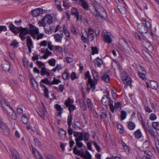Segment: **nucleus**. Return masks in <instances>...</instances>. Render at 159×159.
Returning <instances> with one entry per match:
<instances>
[{
  "instance_id": "obj_57",
  "label": "nucleus",
  "mask_w": 159,
  "mask_h": 159,
  "mask_svg": "<svg viewBox=\"0 0 159 159\" xmlns=\"http://www.w3.org/2000/svg\"><path fill=\"white\" fill-rule=\"evenodd\" d=\"M38 24L40 26H43L44 27V28L45 27L46 25V23L45 22V20H43V18L41 21H39Z\"/></svg>"
},
{
  "instance_id": "obj_2",
  "label": "nucleus",
  "mask_w": 159,
  "mask_h": 159,
  "mask_svg": "<svg viewBox=\"0 0 159 159\" xmlns=\"http://www.w3.org/2000/svg\"><path fill=\"white\" fill-rule=\"evenodd\" d=\"M92 12L95 15H99L103 19L106 20L107 17L106 12L101 5L93 6L91 10Z\"/></svg>"
},
{
  "instance_id": "obj_1",
  "label": "nucleus",
  "mask_w": 159,
  "mask_h": 159,
  "mask_svg": "<svg viewBox=\"0 0 159 159\" xmlns=\"http://www.w3.org/2000/svg\"><path fill=\"white\" fill-rule=\"evenodd\" d=\"M0 102L4 112L12 119L16 120L17 115L12 107L4 99H1Z\"/></svg>"
},
{
  "instance_id": "obj_13",
  "label": "nucleus",
  "mask_w": 159,
  "mask_h": 159,
  "mask_svg": "<svg viewBox=\"0 0 159 159\" xmlns=\"http://www.w3.org/2000/svg\"><path fill=\"white\" fill-rule=\"evenodd\" d=\"M26 45L29 50V52L30 53L32 52L31 49L33 48V42L29 36H27Z\"/></svg>"
},
{
  "instance_id": "obj_33",
  "label": "nucleus",
  "mask_w": 159,
  "mask_h": 159,
  "mask_svg": "<svg viewBox=\"0 0 159 159\" xmlns=\"http://www.w3.org/2000/svg\"><path fill=\"white\" fill-rule=\"evenodd\" d=\"M110 100V98L104 96L101 100L102 103L105 106H107Z\"/></svg>"
},
{
  "instance_id": "obj_16",
  "label": "nucleus",
  "mask_w": 159,
  "mask_h": 159,
  "mask_svg": "<svg viewBox=\"0 0 159 159\" xmlns=\"http://www.w3.org/2000/svg\"><path fill=\"white\" fill-rule=\"evenodd\" d=\"M143 45L148 51L152 52L153 51V47L149 42L147 41L143 42Z\"/></svg>"
},
{
  "instance_id": "obj_24",
  "label": "nucleus",
  "mask_w": 159,
  "mask_h": 159,
  "mask_svg": "<svg viewBox=\"0 0 159 159\" xmlns=\"http://www.w3.org/2000/svg\"><path fill=\"white\" fill-rule=\"evenodd\" d=\"M92 73L95 83H97L99 79L98 73L95 70H92Z\"/></svg>"
},
{
  "instance_id": "obj_19",
  "label": "nucleus",
  "mask_w": 159,
  "mask_h": 159,
  "mask_svg": "<svg viewBox=\"0 0 159 159\" xmlns=\"http://www.w3.org/2000/svg\"><path fill=\"white\" fill-rule=\"evenodd\" d=\"M79 5L84 9L86 10L89 8V5L87 2L85 0H79L78 1Z\"/></svg>"
},
{
  "instance_id": "obj_29",
  "label": "nucleus",
  "mask_w": 159,
  "mask_h": 159,
  "mask_svg": "<svg viewBox=\"0 0 159 159\" xmlns=\"http://www.w3.org/2000/svg\"><path fill=\"white\" fill-rule=\"evenodd\" d=\"M95 65L98 67H100L102 64V59L99 57L97 58L94 61Z\"/></svg>"
},
{
  "instance_id": "obj_11",
  "label": "nucleus",
  "mask_w": 159,
  "mask_h": 159,
  "mask_svg": "<svg viewBox=\"0 0 159 159\" xmlns=\"http://www.w3.org/2000/svg\"><path fill=\"white\" fill-rule=\"evenodd\" d=\"M122 79L123 83L125 85H129L131 86L132 80L130 77L127 75V73H124L122 76Z\"/></svg>"
},
{
  "instance_id": "obj_41",
  "label": "nucleus",
  "mask_w": 159,
  "mask_h": 159,
  "mask_svg": "<svg viewBox=\"0 0 159 159\" xmlns=\"http://www.w3.org/2000/svg\"><path fill=\"white\" fill-rule=\"evenodd\" d=\"M87 102L88 108L90 110H92L93 108V105L91 100L89 98H87Z\"/></svg>"
},
{
  "instance_id": "obj_37",
  "label": "nucleus",
  "mask_w": 159,
  "mask_h": 159,
  "mask_svg": "<svg viewBox=\"0 0 159 159\" xmlns=\"http://www.w3.org/2000/svg\"><path fill=\"white\" fill-rule=\"evenodd\" d=\"M70 77L69 73L66 70H65L62 75L63 79L65 80H68Z\"/></svg>"
},
{
  "instance_id": "obj_23",
  "label": "nucleus",
  "mask_w": 159,
  "mask_h": 159,
  "mask_svg": "<svg viewBox=\"0 0 159 159\" xmlns=\"http://www.w3.org/2000/svg\"><path fill=\"white\" fill-rule=\"evenodd\" d=\"M10 30L14 33H17L19 31V30L21 27H16L13 24H11L9 25V26Z\"/></svg>"
},
{
  "instance_id": "obj_45",
  "label": "nucleus",
  "mask_w": 159,
  "mask_h": 159,
  "mask_svg": "<svg viewBox=\"0 0 159 159\" xmlns=\"http://www.w3.org/2000/svg\"><path fill=\"white\" fill-rule=\"evenodd\" d=\"M135 124L132 122H130L129 123L128 125V128L131 130L134 129L135 127Z\"/></svg>"
},
{
  "instance_id": "obj_9",
  "label": "nucleus",
  "mask_w": 159,
  "mask_h": 159,
  "mask_svg": "<svg viewBox=\"0 0 159 159\" xmlns=\"http://www.w3.org/2000/svg\"><path fill=\"white\" fill-rule=\"evenodd\" d=\"M102 35L105 42L110 44L112 41L113 36L111 34L106 31H103Z\"/></svg>"
},
{
  "instance_id": "obj_62",
  "label": "nucleus",
  "mask_w": 159,
  "mask_h": 159,
  "mask_svg": "<svg viewBox=\"0 0 159 159\" xmlns=\"http://www.w3.org/2000/svg\"><path fill=\"white\" fill-rule=\"evenodd\" d=\"M59 91L62 93L65 89L64 85L62 84H60L58 86Z\"/></svg>"
},
{
  "instance_id": "obj_21",
  "label": "nucleus",
  "mask_w": 159,
  "mask_h": 159,
  "mask_svg": "<svg viewBox=\"0 0 159 159\" xmlns=\"http://www.w3.org/2000/svg\"><path fill=\"white\" fill-rule=\"evenodd\" d=\"M83 133H79L77 132L74 133V136L76 138L75 141H76L77 139H78V140H83Z\"/></svg>"
},
{
  "instance_id": "obj_27",
  "label": "nucleus",
  "mask_w": 159,
  "mask_h": 159,
  "mask_svg": "<svg viewBox=\"0 0 159 159\" xmlns=\"http://www.w3.org/2000/svg\"><path fill=\"white\" fill-rule=\"evenodd\" d=\"M55 108L56 109V110L57 111H59L58 113L57 116H60L61 117V114L63 112L62 110L63 108H61V106L60 105H58V104H56L55 105Z\"/></svg>"
},
{
  "instance_id": "obj_44",
  "label": "nucleus",
  "mask_w": 159,
  "mask_h": 159,
  "mask_svg": "<svg viewBox=\"0 0 159 159\" xmlns=\"http://www.w3.org/2000/svg\"><path fill=\"white\" fill-rule=\"evenodd\" d=\"M72 115L70 114L68 116L67 118V121L68 127H70V126H71L72 123Z\"/></svg>"
},
{
  "instance_id": "obj_40",
  "label": "nucleus",
  "mask_w": 159,
  "mask_h": 159,
  "mask_svg": "<svg viewBox=\"0 0 159 159\" xmlns=\"http://www.w3.org/2000/svg\"><path fill=\"white\" fill-rule=\"evenodd\" d=\"M108 104L109 105L110 110L113 113H114V111L115 107L113 105V101L110 99L109 100Z\"/></svg>"
},
{
  "instance_id": "obj_51",
  "label": "nucleus",
  "mask_w": 159,
  "mask_h": 159,
  "mask_svg": "<svg viewBox=\"0 0 159 159\" xmlns=\"http://www.w3.org/2000/svg\"><path fill=\"white\" fill-rule=\"evenodd\" d=\"M147 130L149 133L154 138H156V135L154 130L151 128H148L147 129Z\"/></svg>"
},
{
  "instance_id": "obj_15",
  "label": "nucleus",
  "mask_w": 159,
  "mask_h": 159,
  "mask_svg": "<svg viewBox=\"0 0 159 159\" xmlns=\"http://www.w3.org/2000/svg\"><path fill=\"white\" fill-rule=\"evenodd\" d=\"M43 10L41 8H37L32 11V15L34 17H37L42 14Z\"/></svg>"
},
{
  "instance_id": "obj_31",
  "label": "nucleus",
  "mask_w": 159,
  "mask_h": 159,
  "mask_svg": "<svg viewBox=\"0 0 159 159\" xmlns=\"http://www.w3.org/2000/svg\"><path fill=\"white\" fill-rule=\"evenodd\" d=\"M74 102V101L73 99H70V98H69L68 99L65 101V104L66 107H68L70 106L73 105Z\"/></svg>"
},
{
  "instance_id": "obj_59",
  "label": "nucleus",
  "mask_w": 159,
  "mask_h": 159,
  "mask_svg": "<svg viewBox=\"0 0 159 159\" xmlns=\"http://www.w3.org/2000/svg\"><path fill=\"white\" fill-rule=\"evenodd\" d=\"M138 73V75L139 77L141 78L143 80H145V73H144L143 72H141L139 71V72Z\"/></svg>"
},
{
  "instance_id": "obj_32",
  "label": "nucleus",
  "mask_w": 159,
  "mask_h": 159,
  "mask_svg": "<svg viewBox=\"0 0 159 159\" xmlns=\"http://www.w3.org/2000/svg\"><path fill=\"white\" fill-rule=\"evenodd\" d=\"M135 137L137 139H139L142 137V132L140 129L136 130L134 133Z\"/></svg>"
},
{
  "instance_id": "obj_34",
  "label": "nucleus",
  "mask_w": 159,
  "mask_h": 159,
  "mask_svg": "<svg viewBox=\"0 0 159 159\" xmlns=\"http://www.w3.org/2000/svg\"><path fill=\"white\" fill-rule=\"evenodd\" d=\"M150 88L153 89H157L158 87V83L155 81H151Z\"/></svg>"
},
{
  "instance_id": "obj_48",
  "label": "nucleus",
  "mask_w": 159,
  "mask_h": 159,
  "mask_svg": "<svg viewBox=\"0 0 159 159\" xmlns=\"http://www.w3.org/2000/svg\"><path fill=\"white\" fill-rule=\"evenodd\" d=\"M1 132L4 135L6 136L8 135L10 133V130L8 127L5 129L2 130L1 131Z\"/></svg>"
},
{
  "instance_id": "obj_3",
  "label": "nucleus",
  "mask_w": 159,
  "mask_h": 159,
  "mask_svg": "<svg viewBox=\"0 0 159 159\" xmlns=\"http://www.w3.org/2000/svg\"><path fill=\"white\" fill-rule=\"evenodd\" d=\"M85 34H87V37H86L84 34L82 32V36L81 39L83 43H86L87 41H92L94 39V32L93 30L91 28H89L88 33L85 31Z\"/></svg>"
},
{
  "instance_id": "obj_17",
  "label": "nucleus",
  "mask_w": 159,
  "mask_h": 159,
  "mask_svg": "<svg viewBox=\"0 0 159 159\" xmlns=\"http://www.w3.org/2000/svg\"><path fill=\"white\" fill-rule=\"evenodd\" d=\"M43 20H45V22L47 24L50 25L53 22L52 17L50 15H47L44 17Z\"/></svg>"
},
{
  "instance_id": "obj_55",
  "label": "nucleus",
  "mask_w": 159,
  "mask_h": 159,
  "mask_svg": "<svg viewBox=\"0 0 159 159\" xmlns=\"http://www.w3.org/2000/svg\"><path fill=\"white\" fill-rule=\"evenodd\" d=\"M21 120L24 124H26L28 122V120L27 118L25 115H23L22 117Z\"/></svg>"
},
{
  "instance_id": "obj_38",
  "label": "nucleus",
  "mask_w": 159,
  "mask_h": 159,
  "mask_svg": "<svg viewBox=\"0 0 159 159\" xmlns=\"http://www.w3.org/2000/svg\"><path fill=\"white\" fill-rule=\"evenodd\" d=\"M122 144L125 152L127 154L129 153H130V150L129 147L123 142H122Z\"/></svg>"
},
{
  "instance_id": "obj_58",
  "label": "nucleus",
  "mask_w": 159,
  "mask_h": 159,
  "mask_svg": "<svg viewBox=\"0 0 159 159\" xmlns=\"http://www.w3.org/2000/svg\"><path fill=\"white\" fill-rule=\"evenodd\" d=\"M92 54L94 55L95 54H97L98 53V48L96 47H92L91 48Z\"/></svg>"
},
{
  "instance_id": "obj_28",
  "label": "nucleus",
  "mask_w": 159,
  "mask_h": 159,
  "mask_svg": "<svg viewBox=\"0 0 159 159\" xmlns=\"http://www.w3.org/2000/svg\"><path fill=\"white\" fill-rule=\"evenodd\" d=\"M59 136L62 139H64L66 137V132L63 129H60L59 131Z\"/></svg>"
},
{
  "instance_id": "obj_43",
  "label": "nucleus",
  "mask_w": 159,
  "mask_h": 159,
  "mask_svg": "<svg viewBox=\"0 0 159 159\" xmlns=\"http://www.w3.org/2000/svg\"><path fill=\"white\" fill-rule=\"evenodd\" d=\"M56 60L54 58L50 59L48 61V63L49 65L52 66L54 67L55 66Z\"/></svg>"
},
{
  "instance_id": "obj_56",
  "label": "nucleus",
  "mask_w": 159,
  "mask_h": 159,
  "mask_svg": "<svg viewBox=\"0 0 159 159\" xmlns=\"http://www.w3.org/2000/svg\"><path fill=\"white\" fill-rule=\"evenodd\" d=\"M80 123L78 121L74 122L73 127L75 129H80V127L79 126Z\"/></svg>"
},
{
  "instance_id": "obj_26",
  "label": "nucleus",
  "mask_w": 159,
  "mask_h": 159,
  "mask_svg": "<svg viewBox=\"0 0 159 159\" xmlns=\"http://www.w3.org/2000/svg\"><path fill=\"white\" fill-rule=\"evenodd\" d=\"M110 74L109 73H106L102 76V79L106 82H108L110 80Z\"/></svg>"
},
{
  "instance_id": "obj_54",
  "label": "nucleus",
  "mask_w": 159,
  "mask_h": 159,
  "mask_svg": "<svg viewBox=\"0 0 159 159\" xmlns=\"http://www.w3.org/2000/svg\"><path fill=\"white\" fill-rule=\"evenodd\" d=\"M61 82V81L57 79H56L55 77H54L53 78V81L52 82L51 81V83H52L51 85L54 84H57L59 83H60Z\"/></svg>"
},
{
  "instance_id": "obj_5",
  "label": "nucleus",
  "mask_w": 159,
  "mask_h": 159,
  "mask_svg": "<svg viewBox=\"0 0 159 159\" xmlns=\"http://www.w3.org/2000/svg\"><path fill=\"white\" fill-rule=\"evenodd\" d=\"M73 152L76 155H78L84 159H91V156L89 153L87 151H85V153L82 149L81 150H78L76 147L73 148Z\"/></svg>"
},
{
  "instance_id": "obj_53",
  "label": "nucleus",
  "mask_w": 159,
  "mask_h": 159,
  "mask_svg": "<svg viewBox=\"0 0 159 159\" xmlns=\"http://www.w3.org/2000/svg\"><path fill=\"white\" fill-rule=\"evenodd\" d=\"M115 108H117L118 110H120L121 109V104L120 102H117L115 103Z\"/></svg>"
},
{
  "instance_id": "obj_60",
  "label": "nucleus",
  "mask_w": 159,
  "mask_h": 159,
  "mask_svg": "<svg viewBox=\"0 0 159 159\" xmlns=\"http://www.w3.org/2000/svg\"><path fill=\"white\" fill-rule=\"evenodd\" d=\"M70 30L72 33L74 34H76V29L75 26L73 25H71L70 27Z\"/></svg>"
},
{
  "instance_id": "obj_8",
  "label": "nucleus",
  "mask_w": 159,
  "mask_h": 159,
  "mask_svg": "<svg viewBox=\"0 0 159 159\" xmlns=\"http://www.w3.org/2000/svg\"><path fill=\"white\" fill-rule=\"evenodd\" d=\"M119 44L120 46L125 50L126 52L131 54L132 52L131 51L130 47H129L128 44L125 41L122 39H119Z\"/></svg>"
},
{
  "instance_id": "obj_18",
  "label": "nucleus",
  "mask_w": 159,
  "mask_h": 159,
  "mask_svg": "<svg viewBox=\"0 0 159 159\" xmlns=\"http://www.w3.org/2000/svg\"><path fill=\"white\" fill-rule=\"evenodd\" d=\"M63 36V33H56L53 35L54 40L57 42H61Z\"/></svg>"
},
{
  "instance_id": "obj_22",
  "label": "nucleus",
  "mask_w": 159,
  "mask_h": 159,
  "mask_svg": "<svg viewBox=\"0 0 159 159\" xmlns=\"http://www.w3.org/2000/svg\"><path fill=\"white\" fill-rule=\"evenodd\" d=\"M71 13L72 15L76 16L77 20H79V12L76 8L74 7H72L71 10Z\"/></svg>"
},
{
  "instance_id": "obj_63",
  "label": "nucleus",
  "mask_w": 159,
  "mask_h": 159,
  "mask_svg": "<svg viewBox=\"0 0 159 159\" xmlns=\"http://www.w3.org/2000/svg\"><path fill=\"white\" fill-rule=\"evenodd\" d=\"M93 145L95 147L97 150L99 152H100L101 151V148L97 144V143L95 142H93Z\"/></svg>"
},
{
  "instance_id": "obj_42",
  "label": "nucleus",
  "mask_w": 159,
  "mask_h": 159,
  "mask_svg": "<svg viewBox=\"0 0 159 159\" xmlns=\"http://www.w3.org/2000/svg\"><path fill=\"white\" fill-rule=\"evenodd\" d=\"M7 127H8L1 120H0V131L2 130Z\"/></svg>"
},
{
  "instance_id": "obj_46",
  "label": "nucleus",
  "mask_w": 159,
  "mask_h": 159,
  "mask_svg": "<svg viewBox=\"0 0 159 159\" xmlns=\"http://www.w3.org/2000/svg\"><path fill=\"white\" fill-rule=\"evenodd\" d=\"M152 125L155 129L157 130H159V122H152Z\"/></svg>"
},
{
  "instance_id": "obj_47",
  "label": "nucleus",
  "mask_w": 159,
  "mask_h": 159,
  "mask_svg": "<svg viewBox=\"0 0 159 159\" xmlns=\"http://www.w3.org/2000/svg\"><path fill=\"white\" fill-rule=\"evenodd\" d=\"M40 83H43L48 85H51V81L49 80L47 78H45L44 79L42 80Z\"/></svg>"
},
{
  "instance_id": "obj_35",
  "label": "nucleus",
  "mask_w": 159,
  "mask_h": 159,
  "mask_svg": "<svg viewBox=\"0 0 159 159\" xmlns=\"http://www.w3.org/2000/svg\"><path fill=\"white\" fill-rule=\"evenodd\" d=\"M40 74L42 76H43L45 75H47L48 76H50L49 72L47 71L45 67L41 69Z\"/></svg>"
},
{
  "instance_id": "obj_25",
  "label": "nucleus",
  "mask_w": 159,
  "mask_h": 159,
  "mask_svg": "<svg viewBox=\"0 0 159 159\" xmlns=\"http://www.w3.org/2000/svg\"><path fill=\"white\" fill-rule=\"evenodd\" d=\"M142 151L144 152L145 154L144 156L143 157V158H144V159H151L152 154L151 152L147 150H143Z\"/></svg>"
},
{
  "instance_id": "obj_39",
  "label": "nucleus",
  "mask_w": 159,
  "mask_h": 159,
  "mask_svg": "<svg viewBox=\"0 0 159 159\" xmlns=\"http://www.w3.org/2000/svg\"><path fill=\"white\" fill-rule=\"evenodd\" d=\"M80 106L81 109L83 111H85L86 109V106L84 101L80 100Z\"/></svg>"
},
{
  "instance_id": "obj_7",
  "label": "nucleus",
  "mask_w": 159,
  "mask_h": 159,
  "mask_svg": "<svg viewBox=\"0 0 159 159\" xmlns=\"http://www.w3.org/2000/svg\"><path fill=\"white\" fill-rule=\"evenodd\" d=\"M85 79H88V82L90 84L91 88L92 89V91H93L95 89V84L93 80L91 78L89 72L88 71L85 75ZM90 89L89 87H87V90H89Z\"/></svg>"
},
{
  "instance_id": "obj_49",
  "label": "nucleus",
  "mask_w": 159,
  "mask_h": 159,
  "mask_svg": "<svg viewBox=\"0 0 159 159\" xmlns=\"http://www.w3.org/2000/svg\"><path fill=\"white\" fill-rule=\"evenodd\" d=\"M83 140L86 141H88L89 138V133L87 132H85L84 133H83Z\"/></svg>"
},
{
  "instance_id": "obj_20",
  "label": "nucleus",
  "mask_w": 159,
  "mask_h": 159,
  "mask_svg": "<svg viewBox=\"0 0 159 159\" xmlns=\"http://www.w3.org/2000/svg\"><path fill=\"white\" fill-rule=\"evenodd\" d=\"M32 149L33 154L36 159H43L41 155L35 148L33 147Z\"/></svg>"
},
{
  "instance_id": "obj_61",
  "label": "nucleus",
  "mask_w": 159,
  "mask_h": 159,
  "mask_svg": "<svg viewBox=\"0 0 159 159\" xmlns=\"http://www.w3.org/2000/svg\"><path fill=\"white\" fill-rule=\"evenodd\" d=\"M48 43L46 40H43L42 42H41L39 43V46L40 47L43 46L45 47H46L48 44Z\"/></svg>"
},
{
  "instance_id": "obj_64",
  "label": "nucleus",
  "mask_w": 159,
  "mask_h": 159,
  "mask_svg": "<svg viewBox=\"0 0 159 159\" xmlns=\"http://www.w3.org/2000/svg\"><path fill=\"white\" fill-rule=\"evenodd\" d=\"M137 69L138 72H139L140 71L141 72H143L144 73H146L144 69L142 66H138Z\"/></svg>"
},
{
  "instance_id": "obj_36",
  "label": "nucleus",
  "mask_w": 159,
  "mask_h": 159,
  "mask_svg": "<svg viewBox=\"0 0 159 159\" xmlns=\"http://www.w3.org/2000/svg\"><path fill=\"white\" fill-rule=\"evenodd\" d=\"M118 9L119 11L121 13L124 14L126 12V9L125 7L121 5H118L117 6Z\"/></svg>"
},
{
  "instance_id": "obj_50",
  "label": "nucleus",
  "mask_w": 159,
  "mask_h": 159,
  "mask_svg": "<svg viewBox=\"0 0 159 159\" xmlns=\"http://www.w3.org/2000/svg\"><path fill=\"white\" fill-rule=\"evenodd\" d=\"M36 64L39 66V67L41 69L45 67V63L41 61H37L36 62Z\"/></svg>"
},
{
  "instance_id": "obj_12",
  "label": "nucleus",
  "mask_w": 159,
  "mask_h": 159,
  "mask_svg": "<svg viewBox=\"0 0 159 159\" xmlns=\"http://www.w3.org/2000/svg\"><path fill=\"white\" fill-rule=\"evenodd\" d=\"M42 103L43 107V109H42L40 107H39L37 110V112L39 116L43 120L44 119L45 116L47 114V111L43 102H42Z\"/></svg>"
},
{
  "instance_id": "obj_6",
  "label": "nucleus",
  "mask_w": 159,
  "mask_h": 159,
  "mask_svg": "<svg viewBox=\"0 0 159 159\" xmlns=\"http://www.w3.org/2000/svg\"><path fill=\"white\" fill-rule=\"evenodd\" d=\"M29 25L30 27L29 30V34H30L33 39H36V35L39 34V30L38 28L31 24H30Z\"/></svg>"
},
{
  "instance_id": "obj_14",
  "label": "nucleus",
  "mask_w": 159,
  "mask_h": 159,
  "mask_svg": "<svg viewBox=\"0 0 159 159\" xmlns=\"http://www.w3.org/2000/svg\"><path fill=\"white\" fill-rule=\"evenodd\" d=\"M2 67L3 70L6 71H9L10 69V64L9 62L4 61L2 62Z\"/></svg>"
},
{
  "instance_id": "obj_30",
  "label": "nucleus",
  "mask_w": 159,
  "mask_h": 159,
  "mask_svg": "<svg viewBox=\"0 0 159 159\" xmlns=\"http://www.w3.org/2000/svg\"><path fill=\"white\" fill-rule=\"evenodd\" d=\"M11 151L13 157L15 159H20L19 154L17 151L14 149L11 148Z\"/></svg>"
},
{
  "instance_id": "obj_10",
  "label": "nucleus",
  "mask_w": 159,
  "mask_h": 159,
  "mask_svg": "<svg viewBox=\"0 0 159 159\" xmlns=\"http://www.w3.org/2000/svg\"><path fill=\"white\" fill-rule=\"evenodd\" d=\"M20 27L21 28L19 30V31L20 32L19 36L21 40L24 41L26 38L25 36L27 34H29V29L27 28H24L21 26Z\"/></svg>"
},
{
  "instance_id": "obj_4",
  "label": "nucleus",
  "mask_w": 159,
  "mask_h": 159,
  "mask_svg": "<svg viewBox=\"0 0 159 159\" xmlns=\"http://www.w3.org/2000/svg\"><path fill=\"white\" fill-rule=\"evenodd\" d=\"M151 25L148 21H146L145 23H141L138 24L137 25L138 30L139 32L142 34L146 33L148 29H151Z\"/></svg>"
},
{
  "instance_id": "obj_52",
  "label": "nucleus",
  "mask_w": 159,
  "mask_h": 159,
  "mask_svg": "<svg viewBox=\"0 0 159 159\" xmlns=\"http://www.w3.org/2000/svg\"><path fill=\"white\" fill-rule=\"evenodd\" d=\"M127 116L126 112L124 111H122L121 112L120 118L121 120L125 119Z\"/></svg>"
}]
</instances>
